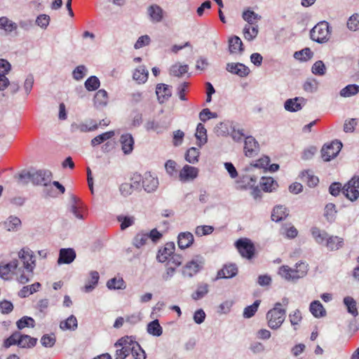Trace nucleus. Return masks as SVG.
<instances>
[{"mask_svg": "<svg viewBox=\"0 0 359 359\" xmlns=\"http://www.w3.org/2000/svg\"><path fill=\"white\" fill-rule=\"evenodd\" d=\"M252 167L263 169V172H266V171L269 170V158L268 156H264L257 160L254 163H251L250 168L246 170H249Z\"/></svg>", "mask_w": 359, "mask_h": 359, "instance_id": "51", "label": "nucleus"}, {"mask_svg": "<svg viewBox=\"0 0 359 359\" xmlns=\"http://www.w3.org/2000/svg\"><path fill=\"white\" fill-rule=\"evenodd\" d=\"M108 102V95L105 90H99L94 96V104L96 107H103Z\"/></svg>", "mask_w": 359, "mask_h": 359, "instance_id": "36", "label": "nucleus"}, {"mask_svg": "<svg viewBox=\"0 0 359 359\" xmlns=\"http://www.w3.org/2000/svg\"><path fill=\"white\" fill-rule=\"evenodd\" d=\"M288 215V210L285 206L279 205L273 208L271 218L275 222H280L285 219Z\"/></svg>", "mask_w": 359, "mask_h": 359, "instance_id": "28", "label": "nucleus"}, {"mask_svg": "<svg viewBox=\"0 0 359 359\" xmlns=\"http://www.w3.org/2000/svg\"><path fill=\"white\" fill-rule=\"evenodd\" d=\"M147 13L152 22H160L163 20V11L156 4L150 6L147 9Z\"/></svg>", "mask_w": 359, "mask_h": 359, "instance_id": "27", "label": "nucleus"}, {"mask_svg": "<svg viewBox=\"0 0 359 359\" xmlns=\"http://www.w3.org/2000/svg\"><path fill=\"white\" fill-rule=\"evenodd\" d=\"M116 348V359H126L131 357L133 359H146V353L140 345L130 337H124L118 339L114 344Z\"/></svg>", "mask_w": 359, "mask_h": 359, "instance_id": "1", "label": "nucleus"}, {"mask_svg": "<svg viewBox=\"0 0 359 359\" xmlns=\"http://www.w3.org/2000/svg\"><path fill=\"white\" fill-rule=\"evenodd\" d=\"M21 226V220L15 216H10L4 222V227L7 231H15Z\"/></svg>", "mask_w": 359, "mask_h": 359, "instance_id": "46", "label": "nucleus"}, {"mask_svg": "<svg viewBox=\"0 0 359 359\" xmlns=\"http://www.w3.org/2000/svg\"><path fill=\"white\" fill-rule=\"evenodd\" d=\"M243 34L245 39L252 41L256 38L258 34L257 25H245L243 30Z\"/></svg>", "mask_w": 359, "mask_h": 359, "instance_id": "40", "label": "nucleus"}, {"mask_svg": "<svg viewBox=\"0 0 359 359\" xmlns=\"http://www.w3.org/2000/svg\"><path fill=\"white\" fill-rule=\"evenodd\" d=\"M310 35L311 39L317 43H326L331 36V27L327 22L321 21L312 28Z\"/></svg>", "mask_w": 359, "mask_h": 359, "instance_id": "3", "label": "nucleus"}, {"mask_svg": "<svg viewBox=\"0 0 359 359\" xmlns=\"http://www.w3.org/2000/svg\"><path fill=\"white\" fill-rule=\"evenodd\" d=\"M214 132L217 136H226L229 133V127L227 122H220L216 125Z\"/></svg>", "mask_w": 359, "mask_h": 359, "instance_id": "61", "label": "nucleus"}, {"mask_svg": "<svg viewBox=\"0 0 359 359\" xmlns=\"http://www.w3.org/2000/svg\"><path fill=\"white\" fill-rule=\"evenodd\" d=\"M257 182V177L254 175H243L238 183L241 184V189L252 188Z\"/></svg>", "mask_w": 359, "mask_h": 359, "instance_id": "41", "label": "nucleus"}, {"mask_svg": "<svg viewBox=\"0 0 359 359\" xmlns=\"http://www.w3.org/2000/svg\"><path fill=\"white\" fill-rule=\"evenodd\" d=\"M200 151L195 147H191L189 149L185 155V159L190 163L194 164L198 161V156Z\"/></svg>", "mask_w": 359, "mask_h": 359, "instance_id": "56", "label": "nucleus"}, {"mask_svg": "<svg viewBox=\"0 0 359 359\" xmlns=\"http://www.w3.org/2000/svg\"><path fill=\"white\" fill-rule=\"evenodd\" d=\"M235 246L242 257L251 259L255 252V246L252 241L247 238H242L237 240Z\"/></svg>", "mask_w": 359, "mask_h": 359, "instance_id": "8", "label": "nucleus"}, {"mask_svg": "<svg viewBox=\"0 0 359 359\" xmlns=\"http://www.w3.org/2000/svg\"><path fill=\"white\" fill-rule=\"evenodd\" d=\"M43 187V194L45 198H56L58 196V193L53 189V187H55L60 194L65 192V187L57 181L48 182Z\"/></svg>", "mask_w": 359, "mask_h": 359, "instance_id": "10", "label": "nucleus"}, {"mask_svg": "<svg viewBox=\"0 0 359 359\" xmlns=\"http://www.w3.org/2000/svg\"><path fill=\"white\" fill-rule=\"evenodd\" d=\"M142 187L148 192L151 193L156 190L158 187V180L151 175L150 172H146L142 179Z\"/></svg>", "mask_w": 359, "mask_h": 359, "instance_id": "15", "label": "nucleus"}, {"mask_svg": "<svg viewBox=\"0 0 359 359\" xmlns=\"http://www.w3.org/2000/svg\"><path fill=\"white\" fill-rule=\"evenodd\" d=\"M147 332L154 336L159 337L162 334V327L158 320L150 322L147 325Z\"/></svg>", "mask_w": 359, "mask_h": 359, "instance_id": "52", "label": "nucleus"}, {"mask_svg": "<svg viewBox=\"0 0 359 359\" xmlns=\"http://www.w3.org/2000/svg\"><path fill=\"white\" fill-rule=\"evenodd\" d=\"M243 18L250 25H255V23L261 19V16L254 11L248 9L243 13Z\"/></svg>", "mask_w": 359, "mask_h": 359, "instance_id": "45", "label": "nucleus"}, {"mask_svg": "<svg viewBox=\"0 0 359 359\" xmlns=\"http://www.w3.org/2000/svg\"><path fill=\"white\" fill-rule=\"evenodd\" d=\"M120 142L122 151L125 154H130L133 151L135 141L130 133L123 134L120 137Z\"/></svg>", "mask_w": 359, "mask_h": 359, "instance_id": "18", "label": "nucleus"}, {"mask_svg": "<svg viewBox=\"0 0 359 359\" xmlns=\"http://www.w3.org/2000/svg\"><path fill=\"white\" fill-rule=\"evenodd\" d=\"M117 220L121 222V229L124 230L134 224V217L118 215Z\"/></svg>", "mask_w": 359, "mask_h": 359, "instance_id": "62", "label": "nucleus"}, {"mask_svg": "<svg viewBox=\"0 0 359 359\" xmlns=\"http://www.w3.org/2000/svg\"><path fill=\"white\" fill-rule=\"evenodd\" d=\"M344 245L343 238L337 236H328L325 246L331 251L338 250Z\"/></svg>", "mask_w": 359, "mask_h": 359, "instance_id": "22", "label": "nucleus"}, {"mask_svg": "<svg viewBox=\"0 0 359 359\" xmlns=\"http://www.w3.org/2000/svg\"><path fill=\"white\" fill-rule=\"evenodd\" d=\"M196 168L186 165L180 172V179L182 181H187L195 179L198 175Z\"/></svg>", "mask_w": 359, "mask_h": 359, "instance_id": "24", "label": "nucleus"}, {"mask_svg": "<svg viewBox=\"0 0 359 359\" xmlns=\"http://www.w3.org/2000/svg\"><path fill=\"white\" fill-rule=\"evenodd\" d=\"M260 302V300H256L252 305L245 307L243 311V317L245 318H250L252 317L257 312Z\"/></svg>", "mask_w": 359, "mask_h": 359, "instance_id": "59", "label": "nucleus"}, {"mask_svg": "<svg viewBox=\"0 0 359 359\" xmlns=\"http://www.w3.org/2000/svg\"><path fill=\"white\" fill-rule=\"evenodd\" d=\"M305 104L306 100L304 98L296 97L287 100L284 104V107L288 111L294 112L301 110Z\"/></svg>", "mask_w": 359, "mask_h": 359, "instance_id": "17", "label": "nucleus"}, {"mask_svg": "<svg viewBox=\"0 0 359 359\" xmlns=\"http://www.w3.org/2000/svg\"><path fill=\"white\" fill-rule=\"evenodd\" d=\"M83 210V203L79 198L72 194L69 198V212H72L76 218L83 219L84 217L82 214Z\"/></svg>", "mask_w": 359, "mask_h": 359, "instance_id": "13", "label": "nucleus"}, {"mask_svg": "<svg viewBox=\"0 0 359 359\" xmlns=\"http://www.w3.org/2000/svg\"><path fill=\"white\" fill-rule=\"evenodd\" d=\"M347 28L350 31L355 32L359 29V13L351 15L346 22Z\"/></svg>", "mask_w": 359, "mask_h": 359, "instance_id": "57", "label": "nucleus"}, {"mask_svg": "<svg viewBox=\"0 0 359 359\" xmlns=\"http://www.w3.org/2000/svg\"><path fill=\"white\" fill-rule=\"evenodd\" d=\"M342 147V144L338 140L332 141L330 144H325L321 149L322 158L325 161H330L335 158Z\"/></svg>", "mask_w": 359, "mask_h": 359, "instance_id": "7", "label": "nucleus"}, {"mask_svg": "<svg viewBox=\"0 0 359 359\" xmlns=\"http://www.w3.org/2000/svg\"><path fill=\"white\" fill-rule=\"evenodd\" d=\"M189 67L187 65H182L179 63L173 65L170 69V74L174 76L181 77L183 74L188 72Z\"/></svg>", "mask_w": 359, "mask_h": 359, "instance_id": "47", "label": "nucleus"}, {"mask_svg": "<svg viewBox=\"0 0 359 359\" xmlns=\"http://www.w3.org/2000/svg\"><path fill=\"white\" fill-rule=\"evenodd\" d=\"M53 174L48 170H39L32 172V182L34 185L43 186L52 180Z\"/></svg>", "mask_w": 359, "mask_h": 359, "instance_id": "9", "label": "nucleus"}, {"mask_svg": "<svg viewBox=\"0 0 359 359\" xmlns=\"http://www.w3.org/2000/svg\"><path fill=\"white\" fill-rule=\"evenodd\" d=\"M98 125L93 120L86 122H74L71 124L70 130L72 133H88L97 130Z\"/></svg>", "mask_w": 359, "mask_h": 359, "instance_id": "12", "label": "nucleus"}, {"mask_svg": "<svg viewBox=\"0 0 359 359\" xmlns=\"http://www.w3.org/2000/svg\"><path fill=\"white\" fill-rule=\"evenodd\" d=\"M175 250V245L174 243H167L163 248L158 250L156 255L157 261L161 263L167 262L174 253Z\"/></svg>", "mask_w": 359, "mask_h": 359, "instance_id": "14", "label": "nucleus"}, {"mask_svg": "<svg viewBox=\"0 0 359 359\" xmlns=\"http://www.w3.org/2000/svg\"><path fill=\"white\" fill-rule=\"evenodd\" d=\"M149 72L144 66L138 67L133 73V79L138 83H144L148 79Z\"/></svg>", "mask_w": 359, "mask_h": 359, "instance_id": "35", "label": "nucleus"}, {"mask_svg": "<svg viewBox=\"0 0 359 359\" xmlns=\"http://www.w3.org/2000/svg\"><path fill=\"white\" fill-rule=\"evenodd\" d=\"M342 193L350 201H356L359 198V177L354 176L345 184Z\"/></svg>", "mask_w": 359, "mask_h": 359, "instance_id": "5", "label": "nucleus"}, {"mask_svg": "<svg viewBox=\"0 0 359 359\" xmlns=\"http://www.w3.org/2000/svg\"><path fill=\"white\" fill-rule=\"evenodd\" d=\"M313 57V53L309 48H305L294 53V57L299 61H307Z\"/></svg>", "mask_w": 359, "mask_h": 359, "instance_id": "53", "label": "nucleus"}, {"mask_svg": "<svg viewBox=\"0 0 359 359\" xmlns=\"http://www.w3.org/2000/svg\"><path fill=\"white\" fill-rule=\"evenodd\" d=\"M144 128L147 132L153 131L157 134H161L166 130V127L163 124L154 118H149L146 121Z\"/></svg>", "mask_w": 359, "mask_h": 359, "instance_id": "25", "label": "nucleus"}, {"mask_svg": "<svg viewBox=\"0 0 359 359\" xmlns=\"http://www.w3.org/2000/svg\"><path fill=\"white\" fill-rule=\"evenodd\" d=\"M76 258V252L72 248H62L60 250L58 264H70Z\"/></svg>", "mask_w": 359, "mask_h": 359, "instance_id": "20", "label": "nucleus"}, {"mask_svg": "<svg viewBox=\"0 0 359 359\" xmlns=\"http://www.w3.org/2000/svg\"><path fill=\"white\" fill-rule=\"evenodd\" d=\"M205 261L201 255L195 256L192 259L187 262L182 269V275L184 277L192 278L196 275L203 268Z\"/></svg>", "mask_w": 359, "mask_h": 359, "instance_id": "4", "label": "nucleus"}, {"mask_svg": "<svg viewBox=\"0 0 359 359\" xmlns=\"http://www.w3.org/2000/svg\"><path fill=\"white\" fill-rule=\"evenodd\" d=\"M311 233L316 243L319 245H325L329 236L325 231L320 230L318 227H313L311 229Z\"/></svg>", "mask_w": 359, "mask_h": 359, "instance_id": "31", "label": "nucleus"}, {"mask_svg": "<svg viewBox=\"0 0 359 359\" xmlns=\"http://www.w3.org/2000/svg\"><path fill=\"white\" fill-rule=\"evenodd\" d=\"M16 325L19 330H22L26 327H34L35 326V321L31 317L24 316L17 321Z\"/></svg>", "mask_w": 359, "mask_h": 359, "instance_id": "60", "label": "nucleus"}, {"mask_svg": "<svg viewBox=\"0 0 359 359\" xmlns=\"http://www.w3.org/2000/svg\"><path fill=\"white\" fill-rule=\"evenodd\" d=\"M280 233L288 238H294L298 234V231L294 226L289 224L281 227Z\"/></svg>", "mask_w": 359, "mask_h": 359, "instance_id": "55", "label": "nucleus"}, {"mask_svg": "<svg viewBox=\"0 0 359 359\" xmlns=\"http://www.w3.org/2000/svg\"><path fill=\"white\" fill-rule=\"evenodd\" d=\"M84 86L88 91H93L100 87V82L97 76H91L85 81Z\"/></svg>", "mask_w": 359, "mask_h": 359, "instance_id": "58", "label": "nucleus"}, {"mask_svg": "<svg viewBox=\"0 0 359 359\" xmlns=\"http://www.w3.org/2000/svg\"><path fill=\"white\" fill-rule=\"evenodd\" d=\"M19 266V261L16 259L12 260L9 263L1 265L0 264V277L2 278L7 280L8 279V276L9 273L18 269Z\"/></svg>", "mask_w": 359, "mask_h": 359, "instance_id": "26", "label": "nucleus"}, {"mask_svg": "<svg viewBox=\"0 0 359 359\" xmlns=\"http://www.w3.org/2000/svg\"><path fill=\"white\" fill-rule=\"evenodd\" d=\"M148 241L147 233L141 231L137 233L133 239V245L137 248H140L141 247L146 245Z\"/></svg>", "mask_w": 359, "mask_h": 359, "instance_id": "49", "label": "nucleus"}, {"mask_svg": "<svg viewBox=\"0 0 359 359\" xmlns=\"http://www.w3.org/2000/svg\"><path fill=\"white\" fill-rule=\"evenodd\" d=\"M343 302L347 309V311L353 317H356L358 315V311L355 300L353 297L348 296L344 298Z\"/></svg>", "mask_w": 359, "mask_h": 359, "instance_id": "42", "label": "nucleus"}, {"mask_svg": "<svg viewBox=\"0 0 359 359\" xmlns=\"http://www.w3.org/2000/svg\"><path fill=\"white\" fill-rule=\"evenodd\" d=\"M20 332H13L8 338L4 340V347L8 348L13 345L18 346Z\"/></svg>", "mask_w": 359, "mask_h": 359, "instance_id": "63", "label": "nucleus"}, {"mask_svg": "<svg viewBox=\"0 0 359 359\" xmlns=\"http://www.w3.org/2000/svg\"><path fill=\"white\" fill-rule=\"evenodd\" d=\"M209 291V285L207 283L199 284L195 292L191 294L194 300H198L204 297Z\"/></svg>", "mask_w": 359, "mask_h": 359, "instance_id": "48", "label": "nucleus"}, {"mask_svg": "<svg viewBox=\"0 0 359 359\" xmlns=\"http://www.w3.org/2000/svg\"><path fill=\"white\" fill-rule=\"evenodd\" d=\"M107 287L109 290H123L126 288V285L123 278H113L107 282Z\"/></svg>", "mask_w": 359, "mask_h": 359, "instance_id": "54", "label": "nucleus"}, {"mask_svg": "<svg viewBox=\"0 0 359 359\" xmlns=\"http://www.w3.org/2000/svg\"><path fill=\"white\" fill-rule=\"evenodd\" d=\"M288 303V299L284 297L281 302L276 303L271 309V329L276 330L283 324L286 317V307Z\"/></svg>", "mask_w": 359, "mask_h": 359, "instance_id": "2", "label": "nucleus"}, {"mask_svg": "<svg viewBox=\"0 0 359 359\" xmlns=\"http://www.w3.org/2000/svg\"><path fill=\"white\" fill-rule=\"evenodd\" d=\"M238 268L234 264H225L217 272V278H231L236 276Z\"/></svg>", "mask_w": 359, "mask_h": 359, "instance_id": "21", "label": "nucleus"}, {"mask_svg": "<svg viewBox=\"0 0 359 359\" xmlns=\"http://www.w3.org/2000/svg\"><path fill=\"white\" fill-rule=\"evenodd\" d=\"M206 129L202 123H198L196 127L195 136L198 140V145L201 147L207 142Z\"/></svg>", "mask_w": 359, "mask_h": 359, "instance_id": "38", "label": "nucleus"}, {"mask_svg": "<svg viewBox=\"0 0 359 359\" xmlns=\"http://www.w3.org/2000/svg\"><path fill=\"white\" fill-rule=\"evenodd\" d=\"M194 236L190 232H182L178 236V246L181 249L189 248L194 242Z\"/></svg>", "mask_w": 359, "mask_h": 359, "instance_id": "30", "label": "nucleus"}, {"mask_svg": "<svg viewBox=\"0 0 359 359\" xmlns=\"http://www.w3.org/2000/svg\"><path fill=\"white\" fill-rule=\"evenodd\" d=\"M359 93V86L357 84H349L346 87L343 88L339 95L344 97H348L355 95Z\"/></svg>", "mask_w": 359, "mask_h": 359, "instance_id": "44", "label": "nucleus"}, {"mask_svg": "<svg viewBox=\"0 0 359 359\" xmlns=\"http://www.w3.org/2000/svg\"><path fill=\"white\" fill-rule=\"evenodd\" d=\"M226 69L233 74L241 77L247 76L250 74V69L242 63H227Z\"/></svg>", "mask_w": 359, "mask_h": 359, "instance_id": "16", "label": "nucleus"}, {"mask_svg": "<svg viewBox=\"0 0 359 359\" xmlns=\"http://www.w3.org/2000/svg\"><path fill=\"white\" fill-rule=\"evenodd\" d=\"M115 133L114 131H108L106 133H104L102 134H100L95 137H94L91 142L90 144L93 147H95L97 145L100 144L101 143L104 142L106 140H108L111 139L114 135Z\"/></svg>", "mask_w": 359, "mask_h": 359, "instance_id": "50", "label": "nucleus"}, {"mask_svg": "<svg viewBox=\"0 0 359 359\" xmlns=\"http://www.w3.org/2000/svg\"><path fill=\"white\" fill-rule=\"evenodd\" d=\"M89 275L90 278L82 289L86 293L92 292L95 288L100 279L99 273L96 271H91Z\"/></svg>", "mask_w": 359, "mask_h": 359, "instance_id": "29", "label": "nucleus"}, {"mask_svg": "<svg viewBox=\"0 0 359 359\" xmlns=\"http://www.w3.org/2000/svg\"><path fill=\"white\" fill-rule=\"evenodd\" d=\"M229 45L231 53H241L243 51V42L237 36H233L229 39Z\"/></svg>", "mask_w": 359, "mask_h": 359, "instance_id": "32", "label": "nucleus"}, {"mask_svg": "<svg viewBox=\"0 0 359 359\" xmlns=\"http://www.w3.org/2000/svg\"><path fill=\"white\" fill-rule=\"evenodd\" d=\"M37 342V339L20 332L18 346L20 348H30L34 347Z\"/></svg>", "mask_w": 359, "mask_h": 359, "instance_id": "33", "label": "nucleus"}, {"mask_svg": "<svg viewBox=\"0 0 359 359\" xmlns=\"http://www.w3.org/2000/svg\"><path fill=\"white\" fill-rule=\"evenodd\" d=\"M156 93L160 103H163L172 95L171 87L164 83H159L156 86Z\"/></svg>", "mask_w": 359, "mask_h": 359, "instance_id": "19", "label": "nucleus"}, {"mask_svg": "<svg viewBox=\"0 0 359 359\" xmlns=\"http://www.w3.org/2000/svg\"><path fill=\"white\" fill-rule=\"evenodd\" d=\"M78 327L77 319L74 315H71L67 320H62L60 323V327L62 330H75Z\"/></svg>", "mask_w": 359, "mask_h": 359, "instance_id": "39", "label": "nucleus"}, {"mask_svg": "<svg viewBox=\"0 0 359 359\" xmlns=\"http://www.w3.org/2000/svg\"><path fill=\"white\" fill-rule=\"evenodd\" d=\"M18 257L22 262L23 269L32 273L36 266L33 252L28 248H24L18 252Z\"/></svg>", "mask_w": 359, "mask_h": 359, "instance_id": "6", "label": "nucleus"}, {"mask_svg": "<svg viewBox=\"0 0 359 359\" xmlns=\"http://www.w3.org/2000/svg\"><path fill=\"white\" fill-rule=\"evenodd\" d=\"M309 310L312 315L316 318H321L326 315V311L322 304L318 301H313L311 303Z\"/></svg>", "mask_w": 359, "mask_h": 359, "instance_id": "34", "label": "nucleus"}, {"mask_svg": "<svg viewBox=\"0 0 359 359\" xmlns=\"http://www.w3.org/2000/svg\"><path fill=\"white\" fill-rule=\"evenodd\" d=\"M308 272V264L305 262H300L295 264V268H290L291 275H293V281H296L299 278L304 277Z\"/></svg>", "mask_w": 359, "mask_h": 359, "instance_id": "23", "label": "nucleus"}, {"mask_svg": "<svg viewBox=\"0 0 359 359\" xmlns=\"http://www.w3.org/2000/svg\"><path fill=\"white\" fill-rule=\"evenodd\" d=\"M278 274L287 281H293V275H291L290 267L283 265L278 269Z\"/></svg>", "mask_w": 359, "mask_h": 359, "instance_id": "64", "label": "nucleus"}, {"mask_svg": "<svg viewBox=\"0 0 359 359\" xmlns=\"http://www.w3.org/2000/svg\"><path fill=\"white\" fill-rule=\"evenodd\" d=\"M301 179L307 183L310 187L316 186L319 182L318 177L315 176L311 170H304L301 172Z\"/></svg>", "mask_w": 359, "mask_h": 359, "instance_id": "37", "label": "nucleus"}, {"mask_svg": "<svg viewBox=\"0 0 359 359\" xmlns=\"http://www.w3.org/2000/svg\"><path fill=\"white\" fill-rule=\"evenodd\" d=\"M243 151L247 157H254L259 152V145L252 136L245 137L244 141Z\"/></svg>", "mask_w": 359, "mask_h": 359, "instance_id": "11", "label": "nucleus"}, {"mask_svg": "<svg viewBox=\"0 0 359 359\" xmlns=\"http://www.w3.org/2000/svg\"><path fill=\"white\" fill-rule=\"evenodd\" d=\"M18 25L9 20L7 17L0 18V29H4L6 32H12L16 30Z\"/></svg>", "mask_w": 359, "mask_h": 359, "instance_id": "43", "label": "nucleus"}]
</instances>
